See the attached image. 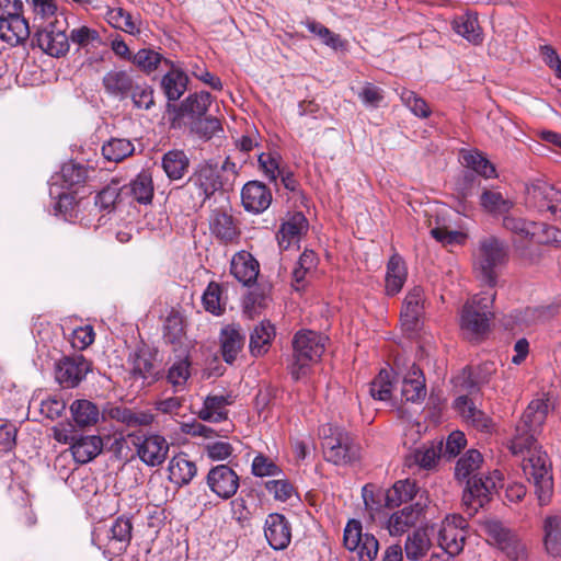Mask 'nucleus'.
Masks as SVG:
<instances>
[{"label": "nucleus", "mask_w": 561, "mask_h": 561, "mask_svg": "<svg viewBox=\"0 0 561 561\" xmlns=\"http://www.w3.org/2000/svg\"><path fill=\"white\" fill-rule=\"evenodd\" d=\"M424 307V291L421 287L414 286L405 296L401 310L402 327L413 332L417 330Z\"/></svg>", "instance_id": "nucleus-18"}, {"label": "nucleus", "mask_w": 561, "mask_h": 561, "mask_svg": "<svg viewBox=\"0 0 561 561\" xmlns=\"http://www.w3.org/2000/svg\"><path fill=\"white\" fill-rule=\"evenodd\" d=\"M421 514V510L413 505L403 508L390 515L387 522V529L390 536H401L412 528Z\"/></svg>", "instance_id": "nucleus-32"}, {"label": "nucleus", "mask_w": 561, "mask_h": 561, "mask_svg": "<svg viewBox=\"0 0 561 561\" xmlns=\"http://www.w3.org/2000/svg\"><path fill=\"white\" fill-rule=\"evenodd\" d=\"M30 26L23 16L21 0H0V38L15 46L30 36Z\"/></svg>", "instance_id": "nucleus-6"}, {"label": "nucleus", "mask_w": 561, "mask_h": 561, "mask_svg": "<svg viewBox=\"0 0 561 561\" xmlns=\"http://www.w3.org/2000/svg\"><path fill=\"white\" fill-rule=\"evenodd\" d=\"M206 482L209 489L224 500L232 497L239 488L238 474L226 465L211 468L207 473Z\"/></svg>", "instance_id": "nucleus-14"}, {"label": "nucleus", "mask_w": 561, "mask_h": 561, "mask_svg": "<svg viewBox=\"0 0 561 561\" xmlns=\"http://www.w3.org/2000/svg\"><path fill=\"white\" fill-rule=\"evenodd\" d=\"M58 20L37 27L34 35L36 45L51 57H61L69 50V37L66 31L57 27Z\"/></svg>", "instance_id": "nucleus-11"}, {"label": "nucleus", "mask_w": 561, "mask_h": 561, "mask_svg": "<svg viewBox=\"0 0 561 561\" xmlns=\"http://www.w3.org/2000/svg\"><path fill=\"white\" fill-rule=\"evenodd\" d=\"M122 193L129 195L140 204H149L153 197L151 174L148 171H141L134 180L122 187Z\"/></svg>", "instance_id": "nucleus-33"}, {"label": "nucleus", "mask_w": 561, "mask_h": 561, "mask_svg": "<svg viewBox=\"0 0 561 561\" xmlns=\"http://www.w3.org/2000/svg\"><path fill=\"white\" fill-rule=\"evenodd\" d=\"M245 342V335L240 327L229 324L221 329L220 346L226 363L231 364L237 358Z\"/></svg>", "instance_id": "nucleus-29"}, {"label": "nucleus", "mask_w": 561, "mask_h": 561, "mask_svg": "<svg viewBox=\"0 0 561 561\" xmlns=\"http://www.w3.org/2000/svg\"><path fill=\"white\" fill-rule=\"evenodd\" d=\"M461 161L467 168L472 169L486 179L495 175L493 164L478 151H463L461 153Z\"/></svg>", "instance_id": "nucleus-54"}, {"label": "nucleus", "mask_w": 561, "mask_h": 561, "mask_svg": "<svg viewBox=\"0 0 561 561\" xmlns=\"http://www.w3.org/2000/svg\"><path fill=\"white\" fill-rule=\"evenodd\" d=\"M481 463L482 455L476 449H470L458 459L455 468L456 479L467 480L462 502L469 514L478 512L502 482V474L496 470L488 474L477 473Z\"/></svg>", "instance_id": "nucleus-2"}, {"label": "nucleus", "mask_w": 561, "mask_h": 561, "mask_svg": "<svg viewBox=\"0 0 561 561\" xmlns=\"http://www.w3.org/2000/svg\"><path fill=\"white\" fill-rule=\"evenodd\" d=\"M186 185L194 206H202L215 192L222 187L219 165L213 162L197 164Z\"/></svg>", "instance_id": "nucleus-7"}, {"label": "nucleus", "mask_w": 561, "mask_h": 561, "mask_svg": "<svg viewBox=\"0 0 561 561\" xmlns=\"http://www.w3.org/2000/svg\"><path fill=\"white\" fill-rule=\"evenodd\" d=\"M137 79L126 70L113 69L106 72L102 79L105 92L121 100L128 98Z\"/></svg>", "instance_id": "nucleus-27"}, {"label": "nucleus", "mask_w": 561, "mask_h": 561, "mask_svg": "<svg viewBox=\"0 0 561 561\" xmlns=\"http://www.w3.org/2000/svg\"><path fill=\"white\" fill-rule=\"evenodd\" d=\"M60 178L62 183L68 188H71L87 181L89 178V169L84 164L75 161H68L61 167Z\"/></svg>", "instance_id": "nucleus-49"}, {"label": "nucleus", "mask_w": 561, "mask_h": 561, "mask_svg": "<svg viewBox=\"0 0 561 561\" xmlns=\"http://www.w3.org/2000/svg\"><path fill=\"white\" fill-rule=\"evenodd\" d=\"M400 99L414 115L425 118L431 114L427 103L413 91L402 89Z\"/></svg>", "instance_id": "nucleus-59"}, {"label": "nucleus", "mask_w": 561, "mask_h": 561, "mask_svg": "<svg viewBox=\"0 0 561 561\" xmlns=\"http://www.w3.org/2000/svg\"><path fill=\"white\" fill-rule=\"evenodd\" d=\"M461 161L467 168L472 169L486 179L495 175L493 164L478 151H463L461 153Z\"/></svg>", "instance_id": "nucleus-52"}, {"label": "nucleus", "mask_w": 561, "mask_h": 561, "mask_svg": "<svg viewBox=\"0 0 561 561\" xmlns=\"http://www.w3.org/2000/svg\"><path fill=\"white\" fill-rule=\"evenodd\" d=\"M506 257V247L496 237L489 236L480 241L473 270L481 282L488 285L490 289L496 285V268L505 263Z\"/></svg>", "instance_id": "nucleus-5"}, {"label": "nucleus", "mask_w": 561, "mask_h": 561, "mask_svg": "<svg viewBox=\"0 0 561 561\" xmlns=\"http://www.w3.org/2000/svg\"><path fill=\"white\" fill-rule=\"evenodd\" d=\"M308 231V220L300 211L290 215L280 226L277 233L278 244L283 250L297 244Z\"/></svg>", "instance_id": "nucleus-22"}, {"label": "nucleus", "mask_w": 561, "mask_h": 561, "mask_svg": "<svg viewBox=\"0 0 561 561\" xmlns=\"http://www.w3.org/2000/svg\"><path fill=\"white\" fill-rule=\"evenodd\" d=\"M260 265L254 256L247 252L236 253L230 263V272L241 284L249 286L253 284L259 275Z\"/></svg>", "instance_id": "nucleus-25"}, {"label": "nucleus", "mask_w": 561, "mask_h": 561, "mask_svg": "<svg viewBox=\"0 0 561 561\" xmlns=\"http://www.w3.org/2000/svg\"><path fill=\"white\" fill-rule=\"evenodd\" d=\"M550 410L548 398L534 399L515 426L506 447L514 457L522 458V469L527 480L534 484L541 505L549 501L553 480L548 456L537 443V435Z\"/></svg>", "instance_id": "nucleus-1"}, {"label": "nucleus", "mask_w": 561, "mask_h": 561, "mask_svg": "<svg viewBox=\"0 0 561 561\" xmlns=\"http://www.w3.org/2000/svg\"><path fill=\"white\" fill-rule=\"evenodd\" d=\"M454 407L468 424L480 431L490 430V419L484 414V412L478 410L471 399L467 396L458 397L454 402Z\"/></svg>", "instance_id": "nucleus-31"}, {"label": "nucleus", "mask_w": 561, "mask_h": 561, "mask_svg": "<svg viewBox=\"0 0 561 561\" xmlns=\"http://www.w3.org/2000/svg\"><path fill=\"white\" fill-rule=\"evenodd\" d=\"M495 293L492 289L473 296L462 308L460 327L470 339L485 334L494 316L492 311Z\"/></svg>", "instance_id": "nucleus-4"}, {"label": "nucleus", "mask_w": 561, "mask_h": 561, "mask_svg": "<svg viewBox=\"0 0 561 561\" xmlns=\"http://www.w3.org/2000/svg\"><path fill=\"white\" fill-rule=\"evenodd\" d=\"M317 265L318 257L316 253L310 250L304 251L293 271V280L296 290H300L305 287L308 277L316 271Z\"/></svg>", "instance_id": "nucleus-41"}, {"label": "nucleus", "mask_w": 561, "mask_h": 561, "mask_svg": "<svg viewBox=\"0 0 561 561\" xmlns=\"http://www.w3.org/2000/svg\"><path fill=\"white\" fill-rule=\"evenodd\" d=\"M344 547L356 552L358 561H375L379 542L371 534H364L362 523L357 519H350L343 533Z\"/></svg>", "instance_id": "nucleus-8"}, {"label": "nucleus", "mask_w": 561, "mask_h": 561, "mask_svg": "<svg viewBox=\"0 0 561 561\" xmlns=\"http://www.w3.org/2000/svg\"><path fill=\"white\" fill-rule=\"evenodd\" d=\"M252 473L256 477H278L282 469L272 459L260 454L252 461Z\"/></svg>", "instance_id": "nucleus-60"}, {"label": "nucleus", "mask_w": 561, "mask_h": 561, "mask_svg": "<svg viewBox=\"0 0 561 561\" xmlns=\"http://www.w3.org/2000/svg\"><path fill=\"white\" fill-rule=\"evenodd\" d=\"M70 412L79 427L93 426L102 416L98 405L85 399L75 400L70 405Z\"/></svg>", "instance_id": "nucleus-37"}, {"label": "nucleus", "mask_w": 561, "mask_h": 561, "mask_svg": "<svg viewBox=\"0 0 561 561\" xmlns=\"http://www.w3.org/2000/svg\"><path fill=\"white\" fill-rule=\"evenodd\" d=\"M107 22L115 28L128 34L139 33V26L133 15L122 8H113L106 12Z\"/></svg>", "instance_id": "nucleus-51"}, {"label": "nucleus", "mask_w": 561, "mask_h": 561, "mask_svg": "<svg viewBox=\"0 0 561 561\" xmlns=\"http://www.w3.org/2000/svg\"><path fill=\"white\" fill-rule=\"evenodd\" d=\"M91 369V363L82 355L65 357L56 366V380L64 388L78 386Z\"/></svg>", "instance_id": "nucleus-13"}, {"label": "nucleus", "mask_w": 561, "mask_h": 561, "mask_svg": "<svg viewBox=\"0 0 561 561\" xmlns=\"http://www.w3.org/2000/svg\"><path fill=\"white\" fill-rule=\"evenodd\" d=\"M402 398L410 402H419L426 396L425 380L422 371L415 366L404 377L401 389Z\"/></svg>", "instance_id": "nucleus-39"}, {"label": "nucleus", "mask_w": 561, "mask_h": 561, "mask_svg": "<svg viewBox=\"0 0 561 561\" xmlns=\"http://www.w3.org/2000/svg\"><path fill=\"white\" fill-rule=\"evenodd\" d=\"M264 535L274 550H284L291 540V526L284 515L272 513L265 519Z\"/></svg>", "instance_id": "nucleus-16"}, {"label": "nucleus", "mask_w": 561, "mask_h": 561, "mask_svg": "<svg viewBox=\"0 0 561 561\" xmlns=\"http://www.w3.org/2000/svg\"><path fill=\"white\" fill-rule=\"evenodd\" d=\"M135 146L129 139L112 138L102 146L103 157L112 162H119L131 156Z\"/></svg>", "instance_id": "nucleus-44"}, {"label": "nucleus", "mask_w": 561, "mask_h": 561, "mask_svg": "<svg viewBox=\"0 0 561 561\" xmlns=\"http://www.w3.org/2000/svg\"><path fill=\"white\" fill-rule=\"evenodd\" d=\"M453 31L471 45H481L484 41L483 30L479 24L478 15L466 12L455 16L451 21Z\"/></svg>", "instance_id": "nucleus-24"}, {"label": "nucleus", "mask_w": 561, "mask_h": 561, "mask_svg": "<svg viewBox=\"0 0 561 561\" xmlns=\"http://www.w3.org/2000/svg\"><path fill=\"white\" fill-rule=\"evenodd\" d=\"M220 294L221 289L219 284L215 282L208 284L202 297L203 306L208 312L213 314L221 313Z\"/></svg>", "instance_id": "nucleus-61"}, {"label": "nucleus", "mask_w": 561, "mask_h": 561, "mask_svg": "<svg viewBox=\"0 0 561 561\" xmlns=\"http://www.w3.org/2000/svg\"><path fill=\"white\" fill-rule=\"evenodd\" d=\"M211 104L209 92L201 91L190 94L181 104L184 114L201 119L207 113Z\"/></svg>", "instance_id": "nucleus-46"}, {"label": "nucleus", "mask_w": 561, "mask_h": 561, "mask_svg": "<svg viewBox=\"0 0 561 561\" xmlns=\"http://www.w3.org/2000/svg\"><path fill=\"white\" fill-rule=\"evenodd\" d=\"M481 206L492 214H504L513 207V202L504 197L500 191L485 190L480 197Z\"/></svg>", "instance_id": "nucleus-48"}, {"label": "nucleus", "mask_w": 561, "mask_h": 561, "mask_svg": "<svg viewBox=\"0 0 561 561\" xmlns=\"http://www.w3.org/2000/svg\"><path fill=\"white\" fill-rule=\"evenodd\" d=\"M131 523L128 518H117L106 533L107 542L103 547V553L116 557L123 553L131 539Z\"/></svg>", "instance_id": "nucleus-17"}, {"label": "nucleus", "mask_w": 561, "mask_h": 561, "mask_svg": "<svg viewBox=\"0 0 561 561\" xmlns=\"http://www.w3.org/2000/svg\"><path fill=\"white\" fill-rule=\"evenodd\" d=\"M461 161L467 168L472 169L486 179L495 175L493 164L478 151H463L461 153Z\"/></svg>", "instance_id": "nucleus-53"}, {"label": "nucleus", "mask_w": 561, "mask_h": 561, "mask_svg": "<svg viewBox=\"0 0 561 561\" xmlns=\"http://www.w3.org/2000/svg\"><path fill=\"white\" fill-rule=\"evenodd\" d=\"M191 363L187 358H180L168 369L167 380L175 391L185 389L186 382L191 376Z\"/></svg>", "instance_id": "nucleus-50"}, {"label": "nucleus", "mask_w": 561, "mask_h": 561, "mask_svg": "<svg viewBox=\"0 0 561 561\" xmlns=\"http://www.w3.org/2000/svg\"><path fill=\"white\" fill-rule=\"evenodd\" d=\"M393 388L391 371L381 369L370 383V394L374 399L386 401L390 399Z\"/></svg>", "instance_id": "nucleus-57"}, {"label": "nucleus", "mask_w": 561, "mask_h": 561, "mask_svg": "<svg viewBox=\"0 0 561 561\" xmlns=\"http://www.w3.org/2000/svg\"><path fill=\"white\" fill-rule=\"evenodd\" d=\"M467 520L459 515L447 516L438 531V543L445 553L459 554L465 546Z\"/></svg>", "instance_id": "nucleus-10"}, {"label": "nucleus", "mask_w": 561, "mask_h": 561, "mask_svg": "<svg viewBox=\"0 0 561 561\" xmlns=\"http://www.w3.org/2000/svg\"><path fill=\"white\" fill-rule=\"evenodd\" d=\"M305 25L310 33H312L321 41L323 45L334 50H344L346 48V41H344L339 34L330 31L323 24L313 20H307Z\"/></svg>", "instance_id": "nucleus-45"}, {"label": "nucleus", "mask_w": 561, "mask_h": 561, "mask_svg": "<svg viewBox=\"0 0 561 561\" xmlns=\"http://www.w3.org/2000/svg\"><path fill=\"white\" fill-rule=\"evenodd\" d=\"M443 451V442H432L428 445L414 450L412 458L414 463L423 469L433 468L439 459Z\"/></svg>", "instance_id": "nucleus-47"}, {"label": "nucleus", "mask_w": 561, "mask_h": 561, "mask_svg": "<svg viewBox=\"0 0 561 561\" xmlns=\"http://www.w3.org/2000/svg\"><path fill=\"white\" fill-rule=\"evenodd\" d=\"M414 495L415 483L410 480H399L385 493V505L393 508L412 500Z\"/></svg>", "instance_id": "nucleus-43"}, {"label": "nucleus", "mask_w": 561, "mask_h": 561, "mask_svg": "<svg viewBox=\"0 0 561 561\" xmlns=\"http://www.w3.org/2000/svg\"><path fill=\"white\" fill-rule=\"evenodd\" d=\"M327 337L311 330L297 332L293 340V362L289 373L295 380L307 376L325 350Z\"/></svg>", "instance_id": "nucleus-3"}, {"label": "nucleus", "mask_w": 561, "mask_h": 561, "mask_svg": "<svg viewBox=\"0 0 561 561\" xmlns=\"http://www.w3.org/2000/svg\"><path fill=\"white\" fill-rule=\"evenodd\" d=\"M164 66L169 67V70L162 77V90L169 101H178L187 89L188 77L178 64L171 60H164Z\"/></svg>", "instance_id": "nucleus-23"}, {"label": "nucleus", "mask_w": 561, "mask_h": 561, "mask_svg": "<svg viewBox=\"0 0 561 561\" xmlns=\"http://www.w3.org/2000/svg\"><path fill=\"white\" fill-rule=\"evenodd\" d=\"M164 339L170 343H178L184 335L183 320L180 314L171 313L165 319Z\"/></svg>", "instance_id": "nucleus-63"}, {"label": "nucleus", "mask_w": 561, "mask_h": 561, "mask_svg": "<svg viewBox=\"0 0 561 561\" xmlns=\"http://www.w3.org/2000/svg\"><path fill=\"white\" fill-rule=\"evenodd\" d=\"M68 37L69 41L82 48L102 42L99 32L85 25L72 28Z\"/></svg>", "instance_id": "nucleus-58"}, {"label": "nucleus", "mask_w": 561, "mask_h": 561, "mask_svg": "<svg viewBox=\"0 0 561 561\" xmlns=\"http://www.w3.org/2000/svg\"><path fill=\"white\" fill-rule=\"evenodd\" d=\"M407 266L399 254H393L388 264L386 273V293L389 296L397 295L407 280Z\"/></svg>", "instance_id": "nucleus-35"}, {"label": "nucleus", "mask_w": 561, "mask_h": 561, "mask_svg": "<svg viewBox=\"0 0 561 561\" xmlns=\"http://www.w3.org/2000/svg\"><path fill=\"white\" fill-rule=\"evenodd\" d=\"M503 227L513 234L514 243H535L537 231L540 229V222L529 221L515 216H505Z\"/></svg>", "instance_id": "nucleus-30"}, {"label": "nucleus", "mask_w": 561, "mask_h": 561, "mask_svg": "<svg viewBox=\"0 0 561 561\" xmlns=\"http://www.w3.org/2000/svg\"><path fill=\"white\" fill-rule=\"evenodd\" d=\"M232 397L229 394H208L197 412V416L205 422L219 423L227 420V407L232 404Z\"/></svg>", "instance_id": "nucleus-26"}, {"label": "nucleus", "mask_w": 561, "mask_h": 561, "mask_svg": "<svg viewBox=\"0 0 561 561\" xmlns=\"http://www.w3.org/2000/svg\"><path fill=\"white\" fill-rule=\"evenodd\" d=\"M209 229L213 236L222 243L236 242L240 237V229L232 215L215 209L209 217Z\"/></svg>", "instance_id": "nucleus-19"}, {"label": "nucleus", "mask_w": 561, "mask_h": 561, "mask_svg": "<svg viewBox=\"0 0 561 561\" xmlns=\"http://www.w3.org/2000/svg\"><path fill=\"white\" fill-rule=\"evenodd\" d=\"M324 457L335 465H345L358 457V446L346 432H336L323 443Z\"/></svg>", "instance_id": "nucleus-12"}, {"label": "nucleus", "mask_w": 561, "mask_h": 561, "mask_svg": "<svg viewBox=\"0 0 561 561\" xmlns=\"http://www.w3.org/2000/svg\"><path fill=\"white\" fill-rule=\"evenodd\" d=\"M275 335V329L270 322H261L250 335V351L253 356L264 355Z\"/></svg>", "instance_id": "nucleus-42"}, {"label": "nucleus", "mask_w": 561, "mask_h": 561, "mask_svg": "<svg viewBox=\"0 0 561 561\" xmlns=\"http://www.w3.org/2000/svg\"><path fill=\"white\" fill-rule=\"evenodd\" d=\"M543 545L546 551L554 557H561V516H547L543 522Z\"/></svg>", "instance_id": "nucleus-38"}, {"label": "nucleus", "mask_w": 561, "mask_h": 561, "mask_svg": "<svg viewBox=\"0 0 561 561\" xmlns=\"http://www.w3.org/2000/svg\"><path fill=\"white\" fill-rule=\"evenodd\" d=\"M161 167L171 181L181 180L188 170L190 159L183 150H169L162 157Z\"/></svg>", "instance_id": "nucleus-36"}, {"label": "nucleus", "mask_w": 561, "mask_h": 561, "mask_svg": "<svg viewBox=\"0 0 561 561\" xmlns=\"http://www.w3.org/2000/svg\"><path fill=\"white\" fill-rule=\"evenodd\" d=\"M79 202L72 193H62L59 195L55 209L62 215L66 220H70L77 216Z\"/></svg>", "instance_id": "nucleus-64"}, {"label": "nucleus", "mask_w": 561, "mask_h": 561, "mask_svg": "<svg viewBox=\"0 0 561 561\" xmlns=\"http://www.w3.org/2000/svg\"><path fill=\"white\" fill-rule=\"evenodd\" d=\"M530 195L539 211H550L556 219H561V191L549 183L533 186Z\"/></svg>", "instance_id": "nucleus-20"}, {"label": "nucleus", "mask_w": 561, "mask_h": 561, "mask_svg": "<svg viewBox=\"0 0 561 561\" xmlns=\"http://www.w3.org/2000/svg\"><path fill=\"white\" fill-rule=\"evenodd\" d=\"M432 547L431 539L425 530L417 529L410 534L404 542V552L408 560L420 561Z\"/></svg>", "instance_id": "nucleus-40"}, {"label": "nucleus", "mask_w": 561, "mask_h": 561, "mask_svg": "<svg viewBox=\"0 0 561 561\" xmlns=\"http://www.w3.org/2000/svg\"><path fill=\"white\" fill-rule=\"evenodd\" d=\"M137 439L138 442L134 444L142 462L150 467H157L164 462L169 451V443L163 436L152 434Z\"/></svg>", "instance_id": "nucleus-15"}, {"label": "nucleus", "mask_w": 561, "mask_h": 561, "mask_svg": "<svg viewBox=\"0 0 561 561\" xmlns=\"http://www.w3.org/2000/svg\"><path fill=\"white\" fill-rule=\"evenodd\" d=\"M164 60L161 54L150 48L139 49L131 58L133 64L147 75L154 71L160 64L164 65Z\"/></svg>", "instance_id": "nucleus-56"}, {"label": "nucleus", "mask_w": 561, "mask_h": 561, "mask_svg": "<svg viewBox=\"0 0 561 561\" xmlns=\"http://www.w3.org/2000/svg\"><path fill=\"white\" fill-rule=\"evenodd\" d=\"M241 199L248 211L260 214L271 205L272 194L263 183L251 181L243 186Z\"/></svg>", "instance_id": "nucleus-21"}, {"label": "nucleus", "mask_w": 561, "mask_h": 561, "mask_svg": "<svg viewBox=\"0 0 561 561\" xmlns=\"http://www.w3.org/2000/svg\"><path fill=\"white\" fill-rule=\"evenodd\" d=\"M169 479L172 483L182 486L188 484L197 473V468L187 454L179 453L169 461Z\"/></svg>", "instance_id": "nucleus-28"}, {"label": "nucleus", "mask_w": 561, "mask_h": 561, "mask_svg": "<svg viewBox=\"0 0 561 561\" xmlns=\"http://www.w3.org/2000/svg\"><path fill=\"white\" fill-rule=\"evenodd\" d=\"M128 98L135 107L150 110L154 105L153 89L145 81L136 80Z\"/></svg>", "instance_id": "nucleus-55"}, {"label": "nucleus", "mask_w": 561, "mask_h": 561, "mask_svg": "<svg viewBox=\"0 0 561 561\" xmlns=\"http://www.w3.org/2000/svg\"><path fill=\"white\" fill-rule=\"evenodd\" d=\"M71 454L78 463H88L103 449V440L100 436H81L71 444Z\"/></svg>", "instance_id": "nucleus-34"}, {"label": "nucleus", "mask_w": 561, "mask_h": 561, "mask_svg": "<svg viewBox=\"0 0 561 561\" xmlns=\"http://www.w3.org/2000/svg\"><path fill=\"white\" fill-rule=\"evenodd\" d=\"M265 488L276 501L286 502L295 493L293 484L287 479H274L265 483Z\"/></svg>", "instance_id": "nucleus-62"}, {"label": "nucleus", "mask_w": 561, "mask_h": 561, "mask_svg": "<svg viewBox=\"0 0 561 561\" xmlns=\"http://www.w3.org/2000/svg\"><path fill=\"white\" fill-rule=\"evenodd\" d=\"M488 541L499 547L505 554L514 560L525 554V545L510 529L495 519H488L482 524Z\"/></svg>", "instance_id": "nucleus-9"}]
</instances>
